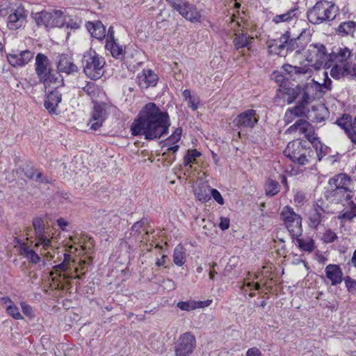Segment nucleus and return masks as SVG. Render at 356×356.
Masks as SVG:
<instances>
[{
	"label": "nucleus",
	"instance_id": "nucleus-1",
	"mask_svg": "<svg viewBox=\"0 0 356 356\" xmlns=\"http://www.w3.org/2000/svg\"><path fill=\"white\" fill-rule=\"evenodd\" d=\"M169 115L154 103L147 104L131 126L134 136H144L147 140L160 138L168 132Z\"/></svg>",
	"mask_w": 356,
	"mask_h": 356
},
{
	"label": "nucleus",
	"instance_id": "nucleus-2",
	"mask_svg": "<svg viewBox=\"0 0 356 356\" xmlns=\"http://www.w3.org/2000/svg\"><path fill=\"white\" fill-rule=\"evenodd\" d=\"M35 70L44 88H58L64 84L62 76L58 72H53L49 58L42 53L38 54L35 57Z\"/></svg>",
	"mask_w": 356,
	"mask_h": 356
},
{
	"label": "nucleus",
	"instance_id": "nucleus-3",
	"mask_svg": "<svg viewBox=\"0 0 356 356\" xmlns=\"http://www.w3.org/2000/svg\"><path fill=\"white\" fill-rule=\"evenodd\" d=\"M106 61L94 49L87 50L83 56L82 64L85 74L92 80L100 79L104 74Z\"/></svg>",
	"mask_w": 356,
	"mask_h": 356
},
{
	"label": "nucleus",
	"instance_id": "nucleus-4",
	"mask_svg": "<svg viewBox=\"0 0 356 356\" xmlns=\"http://www.w3.org/2000/svg\"><path fill=\"white\" fill-rule=\"evenodd\" d=\"M338 8L330 1H320L316 3L307 12L308 20L314 24H319L326 21L333 20Z\"/></svg>",
	"mask_w": 356,
	"mask_h": 356
},
{
	"label": "nucleus",
	"instance_id": "nucleus-5",
	"mask_svg": "<svg viewBox=\"0 0 356 356\" xmlns=\"http://www.w3.org/2000/svg\"><path fill=\"white\" fill-rule=\"evenodd\" d=\"M86 261L81 260L77 264L74 259H71L70 254L64 253L63 261L54 266L56 270L63 272V279H80L82 275L86 273Z\"/></svg>",
	"mask_w": 356,
	"mask_h": 356
},
{
	"label": "nucleus",
	"instance_id": "nucleus-6",
	"mask_svg": "<svg viewBox=\"0 0 356 356\" xmlns=\"http://www.w3.org/2000/svg\"><path fill=\"white\" fill-rule=\"evenodd\" d=\"M311 152L312 150L306 147V142L296 140L288 143L284 150V154L293 162L304 165L309 163Z\"/></svg>",
	"mask_w": 356,
	"mask_h": 356
},
{
	"label": "nucleus",
	"instance_id": "nucleus-7",
	"mask_svg": "<svg viewBox=\"0 0 356 356\" xmlns=\"http://www.w3.org/2000/svg\"><path fill=\"white\" fill-rule=\"evenodd\" d=\"M33 19L38 26L62 27L65 24V15L60 10H42L34 14Z\"/></svg>",
	"mask_w": 356,
	"mask_h": 356
},
{
	"label": "nucleus",
	"instance_id": "nucleus-8",
	"mask_svg": "<svg viewBox=\"0 0 356 356\" xmlns=\"http://www.w3.org/2000/svg\"><path fill=\"white\" fill-rule=\"evenodd\" d=\"M280 218L292 237L302 235V218L293 208L284 207L280 213Z\"/></svg>",
	"mask_w": 356,
	"mask_h": 356
},
{
	"label": "nucleus",
	"instance_id": "nucleus-9",
	"mask_svg": "<svg viewBox=\"0 0 356 356\" xmlns=\"http://www.w3.org/2000/svg\"><path fill=\"white\" fill-rule=\"evenodd\" d=\"M330 79L327 81H325L324 84H320L314 79H311L302 87V97H300V100L303 104H309L312 100L321 97L323 94L330 90Z\"/></svg>",
	"mask_w": 356,
	"mask_h": 356
},
{
	"label": "nucleus",
	"instance_id": "nucleus-10",
	"mask_svg": "<svg viewBox=\"0 0 356 356\" xmlns=\"http://www.w3.org/2000/svg\"><path fill=\"white\" fill-rule=\"evenodd\" d=\"M33 226L35 230L36 243L35 244V248L40 246L42 247L44 252H41L46 257H50L52 258L54 256L50 252L52 250L51 239L49 236H46L44 232V224L41 218H35L33 220Z\"/></svg>",
	"mask_w": 356,
	"mask_h": 356
},
{
	"label": "nucleus",
	"instance_id": "nucleus-11",
	"mask_svg": "<svg viewBox=\"0 0 356 356\" xmlns=\"http://www.w3.org/2000/svg\"><path fill=\"white\" fill-rule=\"evenodd\" d=\"M305 55L306 60L314 65H324L326 68H330L332 64L329 63V54L327 52L325 47L322 44H310Z\"/></svg>",
	"mask_w": 356,
	"mask_h": 356
},
{
	"label": "nucleus",
	"instance_id": "nucleus-12",
	"mask_svg": "<svg viewBox=\"0 0 356 356\" xmlns=\"http://www.w3.org/2000/svg\"><path fill=\"white\" fill-rule=\"evenodd\" d=\"M196 348V338L195 335L187 332L177 339L174 346L176 356H191Z\"/></svg>",
	"mask_w": 356,
	"mask_h": 356
},
{
	"label": "nucleus",
	"instance_id": "nucleus-13",
	"mask_svg": "<svg viewBox=\"0 0 356 356\" xmlns=\"http://www.w3.org/2000/svg\"><path fill=\"white\" fill-rule=\"evenodd\" d=\"M26 17V10L22 5H19L16 8H10L8 13L7 27L13 31L19 29L25 26Z\"/></svg>",
	"mask_w": 356,
	"mask_h": 356
},
{
	"label": "nucleus",
	"instance_id": "nucleus-14",
	"mask_svg": "<svg viewBox=\"0 0 356 356\" xmlns=\"http://www.w3.org/2000/svg\"><path fill=\"white\" fill-rule=\"evenodd\" d=\"M282 70L289 75V78L298 83L307 81L314 73L313 70L307 65L297 67L286 64L282 66Z\"/></svg>",
	"mask_w": 356,
	"mask_h": 356
},
{
	"label": "nucleus",
	"instance_id": "nucleus-15",
	"mask_svg": "<svg viewBox=\"0 0 356 356\" xmlns=\"http://www.w3.org/2000/svg\"><path fill=\"white\" fill-rule=\"evenodd\" d=\"M170 3L172 8L187 20L192 22L200 21L201 17L200 13L186 0H170Z\"/></svg>",
	"mask_w": 356,
	"mask_h": 356
},
{
	"label": "nucleus",
	"instance_id": "nucleus-16",
	"mask_svg": "<svg viewBox=\"0 0 356 356\" xmlns=\"http://www.w3.org/2000/svg\"><path fill=\"white\" fill-rule=\"evenodd\" d=\"M301 97H302V87L300 84L295 88L280 86L276 93V98L282 99L288 104H291L296 99L300 101Z\"/></svg>",
	"mask_w": 356,
	"mask_h": 356
},
{
	"label": "nucleus",
	"instance_id": "nucleus-17",
	"mask_svg": "<svg viewBox=\"0 0 356 356\" xmlns=\"http://www.w3.org/2000/svg\"><path fill=\"white\" fill-rule=\"evenodd\" d=\"M108 106L105 104H97L94 106L92 118L88 124L90 129L96 131L102 126L108 115Z\"/></svg>",
	"mask_w": 356,
	"mask_h": 356
},
{
	"label": "nucleus",
	"instance_id": "nucleus-18",
	"mask_svg": "<svg viewBox=\"0 0 356 356\" xmlns=\"http://www.w3.org/2000/svg\"><path fill=\"white\" fill-rule=\"evenodd\" d=\"M63 86L64 84L58 88H45L48 90V95L44 102V106L49 113H56V107L61 102Z\"/></svg>",
	"mask_w": 356,
	"mask_h": 356
},
{
	"label": "nucleus",
	"instance_id": "nucleus-19",
	"mask_svg": "<svg viewBox=\"0 0 356 356\" xmlns=\"http://www.w3.org/2000/svg\"><path fill=\"white\" fill-rule=\"evenodd\" d=\"M256 111L250 109L239 114L234 120L236 127L252 128L258 122Z\"/></svg>",
	"mask_w": 356,
	"mask_h": 356
},
{
	"label": "nucleus",
	"instance_id": "nucleus-20",
	"mask_svg": "<svg viewBox=\"0 0 356 356\" xmlns=\"http://www.w3.org/2000/svg\"><path fill=\"white\" fill-rule=\"evenodd\" d=\"M158 80V76L151 70H143L137 76V82L141 89L155 86Z\"/></svg>",
	"mask_w": 356,
	"mask_h": 356
},
{
	"label": "nucleus",
	"instance_id": "nucleus-21",
	"mask_svg": "<svg viewBox=\"0 0 356 356\" xmlns=\"http://www.w3.org/2000/svg\"><path fill=\"white\" fill-rule=\"evenodd\" d=\"M330 68H331L330 74L334 79H339L348 75L356 77V69L352 67L350 63H332V66Z\"/></svg>",
	"mask_w": 356,
	"mask_h": 356
},
{
	"label": "nucleus",
	"instance_id": "nucleus-22",
	"mask_svg": "<svg viewBox=\"0 0 356 356\" xmlns=\"http://www.w3.org/2000/svg\"><path fill=\"white\" fill-rule=\"evenodd\" d=\"M33 58V53L24 50L19 53L9 54L7 56L9 63L13 67H22L29 63Z\"/></svg>",
	"mask_w": 356,
	"mask_h": 356
},
{
	"label": "nucleus",
	"instance_id": "nucleus-23",
	"mask_svg": "<svg viewBox=\"0 0 356 356\" xmlns=\"http://www.w3.org/2000/svg\"><path fill=\"white\" fill-rule=\"evenodd\" d=\"M289 38V33L286 32L282 35L279 39L269 41L268 43L269 53L277 54L280 56H284L283 51L284 49H286V43L288 42Z\"/></svg>",
	"mask_w": 356,
	"mask_h": 356
},
{
	"label": "nucleus",
	"instance_id": "nucleus-24",
	"mask_svg": "<svg viewBox=\"0 0 356 356\" xmlns=\"http://www.w3.org/2000/svg\"><path fill=\"white\" fill-rule=\"evenodd\" d=\"M327 197L335 203L346 204L352 201L351 191L349 188L330 189L327 192Z\"/></svg>",
	"mask_w": 356,
	"mask_h": 356
},
{
	"label": "nucleus",
	"instance_id": "nucleus-25",
	"mask_svg": "<svg viewBox=\"0 0 356 356\" xmlns=\"http://www.w3.org/2000/svg\"><path fill=\"white\" fill-rule=\"evenodd\" d=\"M351 56V51L346 47H338L335 51L329 54V63H350L348 60Z\"/></svg>",
	"mask_w": 356,
	"mask_h": 356
},
{
	"label": "nucleus",
	"instance_id": "nucleus-26",
	"mask_svg": "<svg viewBox=\"0 0 356 356\" xmlns=\"http://www.w3.org/2000/svg\"><path fill=\"white\" fill-rule=\"evenodd\" d=\"M325 272L332 285L336 286L341 283L343 273L339 266L329 264L325 267Z\"/></svg>",
	"mask_w": 356,
	"mask_h": 356
},
{
	"label": "nucleus",
	"instance_id": "nucleus-27",
	"mask_svg": "<svg viewBox=\"0 0 356 356\" xmlns=\"http://www.w3.org/2000/svg\"><path fill=\"white\" fill-rule=\"evenodd\" d=\"M325 217V210L318 205L315 206L309 216V225L313 229H317Z\"/></svg>",
	"mask_w": 356,
	"mask_h": 356
},
{
	"label": "nucleus",
	"instance_id": "nucleus-28",
	"mask_svg": "<svg viewBox=\"0 0 356 356\" xmlns=\"http://www.w3.org/2000/svg\"><path fill=\"white\" fill-rule=\"evenodd\" d=\"M57 67L60 72H64L67 74L76 72L78 71V67L73 63L72 58L65 54L60 56Z\"/></svg>",
	"mask_w": 356,
	"mask_h": 356
},
{
	"label": "nucleus",
	"instance_id": "nucleus-29",
	"mask_svg": "<svg viewBox=\"0 0 356 356\" xmlns=\"http://www.w3.org/2000/svg\"><path fill=\"white\" fill-rule=\"evenodd\" d=\"M330 189L349 188L350 179L345 174H339L329 180Z\"/></svg>",
	"mask_w": 356,
	"mask_h": 356
},
{
	"label": "nucleus",
	"instance_id": "nucleus-30",
	"mask_svg": "<svg viewBox=\"0 0 356 356\" xmlns=\"http://www.w3.org/2000/svg\"><path fill=\"white\" fill-rule=\"evenodd\" d=\"M254 40L253 36H250L247 33H235L234 39V45L236 49L239 50L245 47L248 48V50L251 49V44Z\"/></svg>",
	"mask_w": 356,
	"mask_h": 356
},
{
	"label": "nucleus",
	"instance_id": "nucleus-31",
	"mask_svg": "<svg viewBox=\"0 0 356 356\" xmlns=\"http://www.w3.org/2000/svg\"><path fill=\"white\" fill-rule=\"evenodd\" d=\"M86 27L93 38L98 40H102L105 38L106 28L101 22H89L86 24Z\"/></svg>",
	"mask_w": 356,
	"mask_h": 356
},
{
	"label": "nucleus",
	"instance_id": "nucleus-32",
	"mask_svg": "<svg viewBox=\"0 0 356 356\" xmlns=\"http://www.w3.org/2000/svg\"><path fill=\"white\" fill-rule=\"evenodd\" d=\"M343 209L339 215V219L342 222H346L347 221H350L356 217V204H355L353 201H350L346 204H343Z\"/></svg>",
	"mask_w": 356,
	"mask_h": 356
},
{
	"label": "nucleus",
	"instance_id": "nucleus-33",
	"mask_svg": "<svg viewBox=\"0 0 356 356\" xmlns=\"http://www.w3.org/2000/svg\"><path fill=\"white\" fill-rule=\"evenodd\" d=\"M336 123L345 131V133L350 139L351 142L356 145V133L353 131V124L350 122V118L348 116L343 117L338 119Z\"/></svg>",
	"mask_w": 356,
	"mask_h": 356
},
{
	"label": "nucleus",
	"instance_id": "nucleus-34",
	"mask_svg": "<svg viewBox=\"0 0 356 356\" xmlns=\"http://www.w3.org/2000/svg\"><path fill=\"white\" fill-rule=\"evenodd\" d=\"M299 14L300 12L298 10V8L294 7L293 8L289 9L285 13L276 15L273 18V22H275V24H278L280 22H293V20L297 19Z\"/></svg>",
	"mask_w": 356,
	"mask_h": 356
},
{
	"label": "nucleus",
	"instance_id": "nucleus-35",
	"mask_svg": "<svg viewBox=\"0 0 356 356\" xmlns=\"http://www.w3.org/2000/svg\"><path fill=\"white\" fill-rule=\"evenodd\" d=\"M356 31V22L347 21L342 22L337 29V33L341 36L353 35Z\"/></svg>",
	"mask_w": 356,
	"mask_h": 356
},
{
	"label": "nucleus",
	"instance_id": "nucleus-36",
	"mask_svg": "<svg viewBox=\"0 0 356 356\" xmlns=\"http://www.w3.org/2000/svg\"><path fill=\"white\" fill-rule=\"evenodd\" d=\"M312 124L307 121L300 119L297 120L292 126H291L287 131L292 133L293 131H298L300 134H305L307 131H311Z\"/></svg>",
	"mask_w": 356,
	"mask_h": 356
},
{
	"label": "nucleus",
	"instance_id": "nucleus-37",
	"mask_svg": "<svg viewBox=\"0 0 356 356\" xmlns=\"http://www.w3.org/2000/svg\"><path fill=\"white\" fill-rule=\"evenodd\" d=\"M105 47L111 51V55L116 58H120L124 54L123 47L116 42L115 40H108L106 42Z\"/></svg>",
	"mask_w": 356,
	"mask_h": 356
},
{
	"label": "nucleus",
	"instance_id": "nucleus-38",
	"mask_svg": "<svg viewBox=\"0 0 356 356\" xmlns=\"http://www.w3.org/2000/svg\"><path fill=\"white\" fill-rule=\"evenodd\" d=\"M293 238L296 239L297 245L301 250L311 252L314 250L315 246L313 239L309 238H300V236Z\"/></svg>",
	"mask_w": 356,
	"mask_h": 356
},
{
	"label": "nucleus",
	"instance_id": "nucleus-39",
	"mask_svg": "<svg viewBox=\"0 0 356 356\" xmlns=\"http://www.w3.org/2000/svg\"><path fill=\"white\" fill-rule=\"evenodd\" d=\"M265 193L267 196H275L280 191L279 183L274 179H268L265 183Z\"/></svg>",
	"mask_w": 356,
	"mask_h": 356
},
{
	"label": "nucleus",
	"instance_id": "nucleus-40",
	"mask_svg": "<svg viewBox=\"0 0 356 356\" xmlns=\"http://www.w3.org/2000/svg\"><path fill=\"white\" fill-rule=\"evenodd\" d=\"M173 261L174 263L181 266L186 261V252L185 249L181 245H177L173 252Z\"/></svg>",
	"mask_w": 356,
	"mask_h": 356
},
{
	"label": "nucleus",
	"instance_id": "nucleus-41",
	"mask_svg": "<svg viewBox=\"0 0 356 356\" xmlns=\"http://www.w3.org/2000/svg\"><path fill=\"white\" fill-rule=\"evenodd\" d=\"M210 191L211 188H209L207 186L203 185L195 188L194 193L198 200L202 202H206L211 199Z\"/></svg>",
	"mask_w": 356,
	"mask_h": 356
},
{
	"label": "nucleus",
	"instance_id": "nucleus-42",
	"mask_svg": "<svg viewBox=\"0 0 356 356\" xmlns=\"http://www.w3.org/2000/svg\"><path fill=\"white\" fill-rule=\"evenodd\" d=\"M3 300H4V303H9L6 308V311L13 318L16 320L23 319V316L20 314L18 307L13 303L10 298H6Z\"/></svg>",
	"mask_w": 356,
	"mask_h": 356
},
{
	"label": "nucleus",
	"instance_id": "nucleus-43",
	"mask_svg": "<svg viewBox=\"0 0 356 356\" xmlns=\"http://www.w3.org/2000/svg\"><path fill=\"white\" fill-rule=\"evenodd\" d=\"M183 97L188 102V106L193 111H195L198 108L200 104V99L197 96L192 95L190 90L186 89L183 92Z\"/></svg>",
	"mask_w": 356,
	"mask_h": 356
},
{
	"label": "nucleus",
	"instance_id": "nucleus-44",
	"mask_svg": "<svg viewBox=\"0 0 356 356\" xmlns=\"http://www.w3.org/2000/svg\"><path fill=\"white\" fill-rule=\"evenodd\" d=\"M21 254L26 257L30 262L37 264L40 261L39 255L32 249L26 245H23L21 248Z\"/></svg>",
	"mask_w": 356,
	"mask_h": 356
},
{
	"label": "nucleus",
	"instance_id": "nucleus-45",
	"mask_svg": "<svg viewBox=\"0 0 356 356\" xmlns=\"http://www.w3.org/2000/svg\"><path fill=\"white\" fill-rule=\"evenodd\" d=\"M200 156L201 153L197 149H188L186 155L184 158V165H189L190 168H192L191 163H195L196 159Z\"/></svg>",
	"mask_w": 356,
	"mask_h": 356
},
{
	"label": "nucleus",
	"instance_id": "nucleus-46",
	"mask_svg": "<svg viewBox=\"0 0 356 356\" xmlns=\"http://www.w3.org/2000/svg\"><path fill=\"white\" fill-rule=\"evenodd\" d=\"M309 104H303L302 101H299L298 105L290 109L294 113L296 118L303 117L306 114V106Z\"/></svg>",
	"mask_w": 356,
	"mask_h": 356
},
{
	"label": "nucleus",
	"instance_id": "nucleus-47",
	"mask_svg": "<svg viewBox=\"0 0 356 356\" xmlns=\"http://www.w3.org/2000/svg\"><path fill=\"white\" fill-rule=\"evenodd\" d=\"M81 21L76 17L65 15V24L67 28L77 29L80 26Z\"/></svg>",
	"mask_w": 356,
	"mask_h": 356
},
{
	"label": "nucleus",
	"instance_id": "nucleus-48",
	"mask_svg": "<svg viewBox=\"0 0 356 356\" xmlns=\"http://www.w3.org/2000/svg\"><path fill=\"white\" fill-rule=\"evenodd\" d=\"M177 306L182 311L188 312L197 309L196 301L194 300L179 302Z\"/></svg>",
	"mask_w": 356,
	"mask_h": 356
},
{
	"label": "nucleus",
	"instance_id": "nucleus-49",
	"mask_svg": "<svg viewBox=\"0 0 356 356\" xmlns=\"http://www.w3.org/2000/svg\"><path fill=\"white\" fill-rule=\"evenodd\" d=\"M286 51H295V54H300L301 53L302 49L299 48L298 45V38L291 40L289 39L288 42L286 43Z\"/></svg>",
	"mask_w": 356,
	"mask_h": 356
},
{
	"label": "nucleus",
	"instance_id": "nucleus-50",
	"mask_svg": "<svg viewBox=\"0 0 356 356\" xmlns=\"http://www.w3.org/2000/svg\"><path fill=\"white\" fill-rule=\"evenodd\" d=\"M283 72L286 74V72L282 71H275L272 74V79H273L277 83H282L286 79H289V76L286 77L285 75L283 74Z\"/></svg>",
	"mask_w": 356,
	"mask_h": 356
},
{
	"label": "nucleus",
	"instance_id": "nucleus-51",
	"mask_svg": "<svg viewBox=\"0 0 356 356\" xmlns=\"http://www.w3.org/2000/svg\"><path fill=\"white\" fill-rule=\"evenodd\" d=\"M181 131H182V130L181 128L176 129V130L174 131V133L168 138V143H177L181 138Z\"/></svg>",
	"mask_w": 356,
	"mask_h": 356
},
{
	"label": "nucleus",
	"instance_id": "nucleus-52",
	"mask_svg": "<svg viewBox=\"0 0 356 356\" xmlns=\"http://www.w3.org/2000/svg\"><path fill=\"white\" fill-rule=\"evenodd\" d=\"M212 196L213 198L220 205H222L224 204V199L222 197L220 192L215 189L212 188L210 191V197Z\"/></svg>",
	"mask_w": 356,
	"mask_h": 356
},
{
	"label": "nucleus",
	"instance_id": "nucleus-53",
	"mask_svg": "<svg viewBox=\"0 0 356 356\" xmlns=\"http://www.w3.org/2000/svg\"><path fill=\"white\" fill-rule=\"evenodd\" d=\"M337 238V234L330 229L327 230L323 235V239L325 243L334 242Z\"/></svg>",
	"mask_w": 356,
	"mask_h": 356
},
{
	"label": "nucleus",
	"instance_id": "nucleus-54",
	"mask_svg": "<svg viewBox=\"0 0 356 356\" xmlns=\"http://www.w3.org/2000/svg\"><path fill=\"white\" fill-rule=\"evenodd\" d=\"M305 137L307 138V140L311 142L312 143H315L316 145H317V143H319V142H317V136L316 134L314 131L313 127L311 128V131H308L305 134Z\"/></svg>",
	"mask_w": 356,
	"mask_h": 356
},
{
	"label": "nucleus",
	"instance_id": "nucleus-55",
	"mask_svg": "<svg viewBox=\"0 0 356 356\" xmlns=\"http://www.w3.org/2000/svg\"><path fill=\"white\" fill-rule=\"evenodd\" d=\"M345 284L349 292L356 289V280L351 279L348 276L345 279Z\"/></svg>",
	"mask_w": 356,
	"mask_h": 356
},
{
	"label": "nucleus",
	"instance_id": "nucleus-56",
	"mask_svg": "<svg viewBox=\"0 0 356 356\" xmlns=\"http://www.w3.org/2000/svg\"><path fill=\"white\" fill-rule=\"evenodd\" d=\"M20 305H21L22 312L24 313V314H25L27 316H33V309L30 305H29L25 302H22L20 303Z\"/></svg>",
	"mask_w": 356,
	"mask_h": 356
},
{
	"label": "nucleus",
	"instance_id": "nucleus-57",
	"mask_svg": "<svg viewBox=\"0 0 356 356\" xmlns=\"http://www.w3.org/2000/svg\"><path fill=\"white\" fill-rule=\"evenodd\" d=\"M296 118V115L290 108L287 109L284 117V121L286 124L291 123L293 120Z\"/></svg>",
	"mask_w": 356,
	"mask_h": 356
},
{
	"label": "nucleus",
	"instance_id": "nucleus-58",
	"mask_svg": "<svg viewBox=\"0 0 356 356\" xmlns=\"http://www.w3.org/2000/svg\"><path fill=\"white\" fill-rule=\"evenodd\" d=\"M219 227L222 230H226L229 227V219L226 217H221Z\"/></svg>",
	"mask_w": 356,
	"mask_h": 356
},
{
	"label": "nucleus",
	"instance_id": "nucleus-59",
	"mask_svg": "<svg viewBox=\"0 0 356 356\" xmlns=\"http://www.w3.org/2000/svg\"><path fill=\"white\" fill-rule=\"evenodd\" d=\"M246 356H262V353L259 348L254 347L247 350Z\"/></svg>",
	"mask_w": 356,
	"mask_h": 356
},
{
	"label": "nucleus",
	"instance_id": "nucleus-60",
	"mask_svg": "<svg viewBox=\"0 0 356 356\" xmlns=\"http://www.w3.org/2000/svg\"><path fill=\"white\" fill-rule=\"evenodd\" d=\"M33 180H35L40 183L48 182L47 179L43 176L42 173L40 171L36 170L35 174V178Z\"/></svg>",
	"mask_w": 356,
	"mask_h": 356
},
{
	"label": "nucleus",
	"instance_id": "nucleus-61",
	"mask_svg": "<svg viewBox=\"0 0 356 356\" xmlns=\"http://www.w3.org/2000/svg\"><path fill=\"white\" fill-rule=\"evenodd\" d=\"M58 226L62 229L65 230L66 227L68 226L69 222L63 218H60L57 220Z\"/></svg>",
	"mask_w": 356,
	"mask_h": 356
},
{
	"label": "nucleus",
	"instance_id": "nucleus-62",
	"mask_svg": "<svg viewBox=\"0 0 356 356\" xmlns=\"http://www.w3.org/2000/svg\"><path fill=\"white\" fill-rule=\"evenodd\" d=\"M36 170H34L32 168H28L25 171V175L31 179H33Z\"/></svg>",
	"mask_w": 356,
	"mask_h": 356
},
{
	"label": "nucleus",
	"instance_id": "nucleus-63",
	"mask_svg": "<svg viewBox=\"0 0 356 356\" xmlns=\"http://www.w3.org/2000/svg\"><path fill=\"white\" fill-rule=\"evenodd\" d=\"M144 224V220L138 221L134 224V225L132 226V229L136 232H140V230L143 227Z\"/></svg>",
	"mask_w": 356,
	"mask_h": 356
},
{
	"label": "nucleus",
	"instance_id": "nucleus-64",
	"mask_svg": "<svg viewBox=\"0 0 356 356\" xmlns=\"http://www.w3.org/2000/svg\"><path fill=\"white\" fill-rule=\"evenodd\" d=\"M94 86L93 83L88 82L85 86L81 87L82 90L85 91L88 95H90L92 92V88ZM81 88V86H79Z\"/></svg>",
	"mask_w": 356,
	"mask_h": 356
}]
</instances>
